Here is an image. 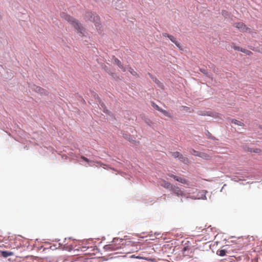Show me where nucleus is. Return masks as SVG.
<instances>
[{"label":"nucleus","mask_w":262,"mask_h":262,"mask_svg":"<svg viewBox=\"0 0 262 262\" xmlns=\"http://www.w3.org/2000/svg\"><path fill=\"white\" fill-rule=\"evenodd\" d=\"M190 152L195 156H197V157H199V154L200 153V151H196L193 149H191L190 150Z\"/></svg>","instance_id":"nucleus-19"},{"label":"nucleus","mask_w":262,"mask_h":262,"mask_svg":"<svg viewBox=\"0 0 262 262\" xmlns=\"http://www.w3.org/2000/svg\"><path fill=\"white\" fill-rule=\"evenodd\" d=\"M233 27L237 28L241 32L252 33L250 28L247 27L243 23L238 22L233 24Z\"/></svg>","instance_id":"nucleus-3"},{"label":"nucleus","mask_w":262,"mask_h":262,"mask_svg":"<svg viewBox=\"0 0 262 262\" xmlns=\"http://www.w3.org/2000/svg\"><path fill=\"white\" fill-rule=\"evenodd\" d=\"M260 150L259 149H256V150H254V152H258V151Z\"/></svg>","instance_id":"nucleus-31"},{"label":"nucleus","mask_w":262,"mask_h":262,"mask_svg":"<svg viewBox=\"0 0 262 262\" xmlns=\"http://www.w3.org/2000/svg\"><path fill=\"white\" fill-rule=\"evenodd\" d=\"M231 123H234V124H236L239 126H243V125H244V123L242 122L237 120L236 119H232Z\"/></svg>","instance_id":"nucleus-16"},{"label":"nucleus","mask_w":262,"mask_h":262,"mask_svg":"<svg viewBox=\"0 0 262 262\" xmlns=\"http://www.w3.org/2000/svg\"><path fill=\"white\" fill-rule=\"evenodd\" d=\"M13 255V253L10 251H4L2 252V255L4 257H7Z\"/></svg>","instance_id":"nucleus-13"},{"label":"nucleus","mask_w":262,"mask_h":262,"mask_svg":"<svg viewBox=\"0 0 262 262\" xmlns=\"http://www.w3.org/2000/svg\"><path fill=\"white\" fill-rule=\"evenodd\" d=\"M153 106L158 111L161 112V110L162 108H161L158 105L155 104L154 103H153Z\"/></svg>","instance_id":"nucleus-27"},{"label":"nucleus","mask_w":262,"mask_h":262,"mask_svg":"<svg viewBox=\"0 0 262 262\" xmlns=\"http://www.w3.org/2000/svg\"><path fill=\"white\" fill-rule=\"evenodd\" d=\"M235 50H236V51H241V50H242V48L238 47V46H234L233 47H232Z\"/></svg>","instance_id":"nucleus-26"},{"label":"nucleus","mask_w":262,"mask_h":262,"mask_svg":"<svg viewBox=\"0 0 262 262\" xmlns=\"http://www.w3.org/2000/svg\"><path fill=\"white\" fill-rule=\"evenodd\" d=\"M217 253L221 256H223L226 255V251L225 250H221L217 251Z\"/></svg>","instance_id":"nucleus-21"},{"label":"nucleus","mask_w":262,"mask_h":262,"mask_svg":"<svg viewBox=\"0 0 262 262\" xmlns=\"http://www.w3.org/2000/svg\"><path fill=\"white\" fill-rule=\"evenodd\" d=\"M85 247H82V249H83L82 251H85V250L84 249H85Z\"/></svg>","instance_id":"nucleus-32"},{"label":"nucleus","mask_w":262,"mask_h":262,"mask_svg":"<svg viewBox=\"0 0 262 262\" xmlns=\"http://www.w3.org/2000/svg\"><path fill=\"white\" fill-rule=\"evenodd\" d=\"M61 16L63 19L70 23L77 31L78 33L81 34L82 35L84 34V28L75 18L65 13H61Z\"/></svg>","instance_id":"nucleus-1"},{"label":"nucleus","mask_w":262,"mask_h":262,"mask_svg":"<svg viewBox=\"0 0 262 262\" xmlns=\"http://www.w3.org/2000/svg\"><path fill=\"white\" fill-rule=\"evenodd\" d=\"M88 259L84 257L79 256L75 258V260L72 261V262H88Z\"/></svg>","instance_id":"nucleus-10"},{"label":"nucleus","mask_w":262,"mask_h":262,"mask_svg":"<svg viewBox=\"0 0 262 262\" xmlns=\"http://www.w3.org/2000/svg\"><path fill=\"white\" fill-rule=\"evenodd\" d=\"M32 89L41 95H48L49 94L47 90L36 85H33Z\"/></svg>","instance_id":"nucleus-4"},{"label":"nucleus","mask_w":262,"mask_h":262,"mask_svg":"<svg viewBox=\"0 0 262 262\" xmlns=\"http://www.w3.org/2000/svg\"><path fill=\"white\" fill-rule=\"evenodd\" d=\"M199 193H201V195H198L199 199H206V196H205V192L204 191H202L201 192H200Z\"/></svg>","instance_id":"nucleus-20"},{"label":"nucleus","mask_w":262,"mask_h":262,"mask_svg":"<svg viewBox=\"0 0 262 262\" xmlns=\"http://www.w3.org/2000/svg\"><path fill=\"white\" fill-rule=\"evenodd\" d=\"M199 157L206 160H208L210 158V156L208 154L203 152H200Z\"/></svg>","instance_id":"nucleus-14"},{"label":"nucleus","mask_w":262,"mask_h":262,"mask_svg":"<svg viewBox=\"0 0 262 262\" xmlns=\"http://www.w3.org/2000/svg\"><path fill=\"white\" fill-rule=\"evenodd\" d=\"M114 63L117 64L123 72H125L126 71V68L123 66V64L121 62L120 60H119L118 58L114 57Z\"/></svg>","instance_id":"nucleus-8"},{"label":"nucleus","mask_w":262,"mask_h":262,"mask_svg":"<svg viewBox=\"0 0 262 262\" xmlns=\"http://www.w3.org/2000/svg\"><path fill=\"white\" fill-rule=\"evenodd\" d=\"M105 249H110L111 251H114V250H117L118 249V248H115L114 245H110L106 246Z\"/></svg>","instance_id":"nucleus-18"},{"label":"nucleus","mask_w":262,"mask_h":262,"mask_svg":"<svg viewBox=\"0 0 262 262\" xmlns=\"http://www.w3.org/2000/svg\"><path fill=\"white\" fill-rule=\"evenodd\" d=\"M198 114L201 116H212L213 117H218V114L216 113H214L211 111H199L198 112Z\"/></svg>","instance_id":"nucleus-6"},{"label":"nucleus","mask_w":262,"mask_h":262,"mask_svg":"<svg viewBox=\"0 0 262 262\" xmlns=\"http://www.w3.org/2000/svg\"><path fill=\"white\" fill-rule=\"evenodd\" d=\"M168 38H169V39L172 42H173L176 45V46L179 48L180 49L182 50V48H181V46L180 45V43L178 42L177 41V39L176 37H174V36H173L172 35H170L169 36H168Z\"/></svg>","instance_id":"nucleus-9"},{"label":"nucleus","mask_w":262,"mask_h":262,"mask_svg":"<svg viewBox=\"0 0 262 262\" xmlns=\"http://www.w3.org/2000/svg\"><path fill=\"white\" fill-rule=\"evenodd\" d=\"M81 158L82 160H83L84 161H85V162H93V161L89 160L87 158H86V157H84L83 156H82L81 157Z\"/></svg>","instance_id":"nucleus-25"},{"label":"nucleus","mask_w":262,"mask_h":262,"mask_svg":"<svg viewBox=\"0 0 262 262\" xmlns=\"http://www.w3.org/2000/svg\"><path fill=\"white\" fill-rule=\"evenodd\" d=\"M174 180L182 184L188 185L187 181L183 178L177 176V177H174Z\"/></svg>","instance_id":"nucleus-11"},{"label":"nucleus","mask_w":262,"mask_h":262,"mask_svg":"<svg viewBox=\"0 0 262 262\" xmlns=\"http://www.w3.org/2000/svg\"><path fill=\"white\" fill-rule=\"evenodd\" d=\"M128 70L130 72V73L133 76L139 77L138 73L131 67H129Z\"/></svg>","instance_id":"nucleus-15"},{"label":"nucleus","mask_w":262,"mask_h":262,"mask_svg":"<svg viewBox=\"0 0 262 262\" xmlns=\"http://www.w3.org/2000/svg\"><path fill=\"white\" fill-rule=\"evenodd\" d=\"M171 35H169L166 33H163V36L164 37H167L168 38V36H170Z\"/></svg>","instance_id":"nucleus-30"},{"label":"nucleus","mask_w":262,"mask_h":262,"mask_svg":"<svg viewBox=\"0 0 262 262\" xmlns=\"http://www.w3.org/2000/svg\"><path fill=\"white\" fill-rule=\"evenodd\" d=\"M222 14L223 16H224V17H227L229 16V13L226 10H223L222 11Z\"/></svg>","instance_id":"nucleus-23"},{"label":"nucleus","mask_w":262,"mask_h":262,"mask_svg":"<svg viewBox=\"0 0 262 262\" xmlns=\"http://www.w3.org/2000/svg\"><path fill=\"white\" fill-rule=\"evenodd\" d=\"M241 52L246 54L247 55H249L252 54V53L250 51L246 50L245 49H243V48H242V50H241Z\"/></svg>","instance_id":"nucleus-22"},{"label":"nucleus","mask_w":262,"mask_h":262,"mask_svg":"<svg viewBox=\"0 0 262 262\" xmlns=\"http://www.w3.org/2000/svg\"><path fill=\"white\" fill-rule=\"evenodd\" d=\"M85 19L93 22L96 29L100 30L101 26L100 23V18L96 13L92 12H87L85 15Z\"/></svg>","instance_id":"nucleus-2"},{"label":"nucleus","mask_w":262,"mask_h":262,"mask_svg":"<svg viewBox=\"0 0 262 262\" xmlns=\"http://www.w3.org/2000/svg\"><path fill=\"white\" fill-rule=\"evenodd\" d=\"M184 108V110L186 111H188L189 112H192L193 111L192 110H190L189 107H188L187 106H182Z\"/></svg>","instance_id":"nucleus-28"},{"label":"nucleus","mask_w":262,"mask_h":262,"mask_svg":"<svg viewBox=\"0 0 262 262\" xmlns=\"http://www.w3.org/2000/svg\"><path fill=\"white\" fill-rule=\"evenodd\" d=\"M171 155L174 158H179L180 159H183V155L182 154H181L178 151H176V152H172L171 153Z\"/></svg>","instance_id":"nucleus-12"},{"label":"nucleus","mask_w":262,"mask_h":262,"mask_svg":"<svg viewBox=\"0 0 262 262\" xmlns=\"http://www.w3.org/2000/svg\"><path fill=\"white\" fill-rule=\"evenodd\" d=\"M90 248H91V249H92V247H90ZM90 249V248H89V247H88V248H87V250H88V249Z\"/></svg>","instance_id":"nucleus-33"},{"label":"nucleus","mask_w":262,"mask_h":262,"mask_svg":"<svg viewBox=\"0 0 262 262\" xmlns=\"http://www.w3.org/2000/svg\"><path fill=\"white\" fill-rule=\"evenodd\" d=\"M160 112H161L165 116L168 117L169 118L172 117L171 114L165 110L162 109Z\"/></svg>","instance_id":"nucleus-17"},{"label":"nucleus","mask_w":262,"mask_h":262,"mask_svg":"<svg viewBox=\"0 0 262 262\" xmlns=\"http://www.w3.org/2000/svg\"><path fill=\"white\" fill-rule=\"evenodd\" d=\"M167 175L170 177L173 178L174 179V177H177L176 176H174L171 173H168Z\"/></svg>","instance_id":"nucleus-29"},{"label":"nucleus","mask_w":262,"mask_h":262,"mask_svg":"<svg viewBox=\"0 0 262 262\" xmlns=\"http://www.w3.org/2000/svg\"><path fill=\"white\" fill-rule=\"evenodd\" d=\"M170 190L178 196H182L183 195V192L181 190V189L174 185H172Z\"/></svg>","instance_id":"nucleus-5"},{"label":"nucleus","mask_w":262,"mask_h":262,"mask_svg":"<svg viewBox=\"0 0 262 262\" xmlns=\"http://www.w3.org/2000/svg\"><path fill=\"white\" fill-rule=\"evenodd\" d=\"M159 183L161 186L167 189H170L172 185L169 182L164 179H160L159 181Z\"/></svg>","instance_id":"nucleus-7"},{"label":"nucleus","mask_w":262,"mask_h":262,"mask_svg":"<svg viewBox=\"0 0 262 262\" xmlns=\"http://www.w3.org/2000/svg\"><path fill=\"white\" fill-rule=\"evenodd\" d=\"M93 163H96L97 164H98V165H96V166H107L106 165L102 164V163H101L99 161H96V162L93 161Z\"/></svg>","instance_id":"nucleus-24"}]
</instances>
